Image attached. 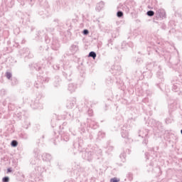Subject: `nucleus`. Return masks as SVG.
Returning <instances> with one entry per match:
<instances>
[{
    "label": "nucleus",
    "mask_w": 182,
    "mask_h": 182,
    "mask_svg": "<svg viewBox=\"0 0 182 182\" xmlns=\"http://www.w3.org/2000/svg\"><path fill=\"white\" fill-rule=\"evenodd\" d=\"M158 170H160V168H158Z\"/></svg>",
    "instance_id": "603ef678"
},
{
    "label": "nucleus",
    "mask_w": 182,
    "mask_h": 182,
    "mask_svg": "<svg viewBox=\"0 0 182 182\" xmlns=\"http://www.w3.org/2000/svg\"><path fill=\"white\" fill-rule=\"evenodd\" d=\"M54 144L56 145V142H54Z\"/></svg>",
    "instance_id": "8fccbe9b"
},
{
    "label": "nucleus",
    "mask_w": 182,
    "mask_h": 182,
    "mask_svg": "<svg viewBox=\"0 0 182 182\" xmlns=\"http://www.w3.org/2000/svg\"><path fill=\"white\" fill-rule=\"evenodd\" d=\"M112 70L114 71L112 73L114 75H120L122 73V66L119 65H113Z\"/></svg>",
    "instance_id": "6e6552de"
},
{
    "label": "nucleus",
    "mask_w": 182,
    "mask_h": 182,
    "mask_svg": "<svg viewBox=\"0 0 182 182\" xmlns=\"http://www.w3.org/2000/svg\"><path fill=\"white\" fill-rule=\"evenodd\" d=\"M105 132H99L98 134H97V139L98 140H100L101 139H103V137H105Z\"/></svg>",
    "instance_id": "4be33fe9"
},
{
    "label": "nucleus",
    "mask_w": 182,
    "mask_h": 182,
    "mask_svg": "<svg viewBox=\"0 0 182 182\" xmlns=\"http://www.w3.org/2000/svg\"><path fill=\"white\" fill-rule=\"evenodd\" d=\"M166 18H167V16H166V11L164 9H157L155 12L154 22H156V21H163V19H166Z\"/></svg>",
    "instance_id": "f257e3e1"
},
{
    "label": "nucleus",
    "mask_w": 182,
    "mask_h": 182,
    "mask_svg": "<svg viewBox=\"0 0 182 182\" xmlns=\"http://www.w3.org/2000/svg\"><path fill=\"white\" fill-rule=\"evenodd\" d=\"M121 136L124 139L125 143H132L133 141V139L129 138V129L126 128V127H124L121 130Z\"/></svg>",
    "instance_id": "7ed1b4c3"
},
{
    "label": "nucleus",
    "mask_w": 182,
    "mask_h": 182,
    "mask_svg": "<svg viewBox=\"0 0 182 182\" xmlns=\"http://www.w3.org/2000/svg\"><path fill=\"white\" fill-rule=\"evenodd\" d=\"M43 157V160H45V161H50L52 160V155H50V154H43L42 155Z\"/></svg>",
    "instance_id": "f3484780"
},
{
    "label": "nucleus",
    "mask_w": 182,
    "mask_h": 182,
    "mask_svg": "<svg viewBox=\"0 0 182 182\" xmlns=\"http://www.w3.org/2000/svg\"><path fill=\"white\" fill-rule=\"evenodd\" d=\"M82 33H83V35H89V30H87V29H84V30L82 31Z\"/></svg>",
    "instance_id": "f704fd0d"
},
{
    "label": "nucleus",
    "mask_w": 182,
    "mask_h": 182,
    "mask_svg": "<svg viewBox=\"0 0 182 182\" xmlns=\"http://www.w3.org/2000/svg\"><path fill=\"white\" fill-rule=\"evenodd\" d=\"M87 114L90 117H92V116H93V109H89L87 111Z\"/></svg>",
    "instance_id": "2f4dec72"
},
{
    "label": "nucleus",
    "mask_w": 182,
    "mask_h": 182,
    "mask_svg": "<svg viewBox=\"0 0 182 182\" xmlns=\"http://www.w3.org/2000/svg\"><path fill=\"white\" fill-rule=\"evenodd\" d=\"M38 80H41L40 82H41V83H48L49 80H50V79L48 77H41L39 76L38 77Z\"/></svg>",
    "instance_id": "dca6fc26"
},
{
    "label": "nucleus",
    "mask_w": 182,
    "mask_h": 182,
    "mask_svg": "<svg viewBox=\"0 0 182 182\" xmlns=\"http://www.w3.org/2000/svg\"><path fill=\"white\" fill-rule=\"evenodd\" d=\"M2 181H3V182H9V176H4V177L2 178Z\"/></svg>",
    "instance_id": "473e14b6"
},
{
    "label": "nucleus",
    "mask_w": 182,
    "mask_h": 182,
    "mask_svg": "<svg viewBox=\"0 0 182 182\" xmlns=\"http://www.w3.org/2000/svg\"><path fill=\"white\" fill-rule=\"evenodd\" d=\"M171 85H172L173 92H180V89H181L182 83L181 82L177 80H172Z\"/></svg>",
    "instance_id": "423d86ee"
},
{
    "label": "nucleus",
    "mask_w": 182,
    "mask_h": 182,
    "mask_svg": "<svg viewBox=\"0 0 182 182\" xmlns=\"http://www.w3.org/2000/svg\"><path fill=\"white\" fill-rule=\"evenodd\" d=\"M96 56H97V55L95 51H90L88 54V58H92V59H96Z\"/></svg>",
    "instance_id": "412c9836"
},
{
    "label": "nucleus",
    "mask_w": 182,
    "mask_h": 182,
    "mask_svg": "<svg viewBox=\"0 0 182 182\" xmlns=\"http://www.w3.org/2000/svg\"><path fill=\"white\" fill-rule=\"evenodd\" d=\"M146 15L147 16H154V15H156V13H154V11L152 10H149L146 12Z\"/></svg>",
    "instance_id": "393cba45"
},
{
    "label": "nucleus",
    "mask_w": 182,
    "mask_h": 182,
    "mask_svg": "<svg viewBox=\"0 0 182 182\" xmlns=\"http://www.w3.org/2000/svg\"><path fill=\"white\" fill-rule=\"evenodd\" d=\"M95 156H101L102 155V149H99L97 146H95L92 148Z\"/></svg>",
    "instance_id": "2eb2a0df"
},
{
    "label": "nucleus",
    "mask_w": 182,
    "mask_h": 182,
    "mask_svg": "<svg viewBox=\"0 0 182 182\" xmlns=\"http://www.w3.org/2000/svg\"><path fill=\"white\" fill-rule=\"evenodd\" d=\"M7 173H12V168H7Z\"/></svg>",
    "instance_id": "79ce46f5"
},
{
    "label": "nucleus",
    "mask_w": 182,
    "mask_h": 182,
    "mask_svg": "<svg viewBox=\"0 0 182 182\" xmlns=\"http://www.w3.org/2000/svg\"><path fill=\"white\" fill-rule=\"evenodd\" d=\"M38 37L45 38L46 43H49L50 42V39L48 37V28H43L39 31H38Z\"/></svg>",
    "instance_id": "20e7f679"
},
{
    "label": "nucleus",
    "mask_w": 182,
    "mask_h": 182,
    "mask_svg": "<svg viewBox=\"0 0 182 182\" xmlns=\"http://www.w3.org/2000/svg\"><path fill=\"white\" fill-rule=\"evenodd\" d=\"M82 157L85 160H87V161H92V160H93V157H95L93 148H92L90 150L87 149L82 152Z\"/></svg>",
    "instance_id": "f03ea898"
},
{
    "label": "nucleus",
    "mask_w": 182,
    "mask_h": 182,
    "mask_svg": "<svg viewBox=\"0 0 182 182\" xmlns=\"http://www.w3.org/2000/svg\"><path fill=\"white\" fill-rule=\"evenodd\" d=\"M166 124H169V123H171V119L170 118H167L166 120H165Z\"/></svg>",
    "instance_id": "4c0bfd02"
},
{
    "label": "nucleus",
    "mask_w": 182,
    "mask_h": 182,
    "mask_svg": "<svg viewBox=\"0 0 182 182\" xmlns=\"http://www.w3.org/2000/svg\"><path fill=\"white\" fill-rule=\"evenodd\" d=\"M119 181H120V178H119L114 177L110 179V182H119Z\"/></svg>",
    "instance_id": "c756f323"
},
{
    "label": "nucleus",
    "mask_w": 182,
    "mask_h": 182,
    "mask_svg": "<svg viewBox=\"0 0 182 182\" xmlns=\"http://www.w3.org/2000/svg\"><path fill=\"white\" fill-rule=\"evenodd\" d=\"M21 5L23 6V5H25V4H21Z\"/></svg>",
    "instance_id": "de8ad7c7"
},
{
    "label": "nucleus",
    "mask_w": 182,
    "mask_h": 182,
    "mask_svg": "<svg viewBox=\"0 0 182 182\" xmlns=\"http://www.w3.org/2000/svg\"><path fill=\"white\" fill-rule=\"evenodd\" d=\"M127 46H129L130 48H133V46H134V44H133V43H129Z\"/></svg>",
    "instance_id": "a19ab883"
},
{
    "label": "nucleus",
    "mask_w": 182,
    "mask_h": 182,
    "mask_svg": "<svg viewBox=\"0 0 182 182\" xmlns=\"http://www.w3.org/2000/svg\"><path fill=\"white\" fill-rule=\"evenodd\" d=\"M83 143V140L79 139L78 141L73 143L74 149H78V151L80 150V147H82V144Z\"/></svg>",
    "instance_id": "f8f14e48"
},
{
    "label": "nucleus",
    "mask_w": 182,
    "mask_h": 182,
    "mask_svg": "<svg viewBox=\"0 0 182 182\" xmlns=\"http://www.w3.org/2000/svg\"><path fill=\"white\" fill-rule=\"evenodd\" d=\"M31 106L32 109H43V104L40 100L39 97L32 100Z\"/></svg>",
    "instance_id": "39448f33"
},
{
    "label": "nucleus",
    "mask_w": 182,
    "mask_h": 182,
    "mask_svg": "<svg viewBox=\"0 0 182 182\" xmlns=\"http://www.w3.org/2000/svg\"><path fill=\"white\" fill-rule=\"evenodd\" d=\"M41 151H39L38 149H35L33 151V153L35 154V157H38V156H39V153Z\"/></svg>",
    "instance_id": "c85d7f7f"
},
{
    "label": "nucleus",
    "mask_w": 182,
    "mask_h": 182,
    "mask_svg": "<svg viewBox=\"0 0 182 182\" xmlns=\"http://www.w3.org/2000/svg\"><path fill=\"white\" fill-rule=\"evenodd\" d=\"M29 2V4L32 6L33 4L35 3V0H27Z\"/></svg>",
    "instance_id": "58836bf2"
},
{
    "label": "nucleus",
    "mask_w": 182,
    "mask_h": 182,
    "mask_svg": "<svg viewBox=\"0 0 182 182\" xmlns=\"http://www.w3.org/2000/svg\"><path fill=\"white\" fill-rule=\"evenodd\" d=\"M156 66L157 65H156V63L152 62L146 65V69H148V70H151L154 68H156Z\"/></svg>",
    "instance_id": "6ab92c4d"
},
{
    "label": "nucleus",
    "mask_w": 182,
    "mask_h": 182,
    "mask_svg": "<svg viewBox=\"0 0 182 182\" xmlns=\"http://www.w3.org/2000/svg\"><path fill=\"white\" fill-rule=\"evenodd\" d=\"M6 76L7 79H11V77H12V73L7 72L6 73Z\"/></svg>",
    "instance_id": "72a5a7b5"
},
{
    "label": "nucleus",
    "mask_w": 182,
    "mask_h": 182,
    "mask_svg": "<svg viewBox=\"0 0 182 182\" xmlns=\"http://www.w3.org/2000/svg\"><path fill=\"white\" fill-rule=\"evenodd\" d=\"M103 8H105V2L100 1L97 4L95 9L96 11H100L102 9H103Z\"/></svg>",
    "instance_id": "a211bd4d"
},
{
    "label": "nucleus",
    "mask_w": 182,
    "mask_h": 182,
    "mask_svg": "<svg viewBox=\"0 0 182 182\" xmlns=\"http://www.w3.org/2000/svg\"><path fill=\"white\" fill-rule=\"evenodd\" d=\"M17 117H18V119H20V120H21V119H22V112L18 113Z\"/></svg>",
    "instance_id": "ea45409f"
},
{
    "label": "nucleus",
    "mask_w": 182,
    "mask_h": 182,
    "mask_svg": "<svg viewBox=\"0 0 182 182\" xmlns=\"http://www.w3.org/2000/svg\"><path fill=\"white\" fill-rule=\"evenodd\" d=\"M77 88V86L75 84L70 83L68 85V90L71 93H73V92H75Z\"/></svg>",
    "instance_id": "4468645a"
},
{
    "label": "nucleus",
    "mask_w": 182,
    "mask_h": 182,
    "mask_svg": "<svg viewBox=\"0 0 182 182\" xmlns=\"http://www.w3.org/2000/svg\"><path fill=\"white\" fill-rule=\"evenodd\" d=\"M53 86H55V87H58V86H60V82H62V80L59 76L57 75L53 78Z\"/></svg>",
    "instance_id": "1a4fd4ad"
},
{
    "label": "nucleus",
    "mask_w": 182,
    "mask_h": 182,
    "mask_svg": "<svg viewBox=\"0 0 182 182\" xmlns=\"http://www.w3.org/2000/svg\"><path fill=\"white\" fill-rule=\"evenodd\" d=\"M156 76L159 79H160L161 82H163L164 80V77L163 76V72L161 71L157 72Z\"/></svg>",
    "instance_id": "aec40b11"
},
{
    "label": "nucleus",
    "mask_w": 182,
    "mask_h": 182,
    "mask_svg": "<svg viewBox=\"0 0 182 182\" xmlns=\"http://www.w3.org/2000/svg\"><path fill=\"white\" fill-rule=\"evenodd\" d=\"M41 69H42V68H41V66H38V65L36 64H34L32 67H31V70H41Z\"/></svg>",
    "instance_id": "5701e85b"
},
{
    "label": "nucleus",
    "mask_w": 182,
    "mask_h": 182,
    "mask_svg": "<svg viewBox=\"0 0 182 182\" xmlns=\"http://www.w3.org/2000/svg\"><path fill=\"white\" fill-rule=\"evenodd\" d=\"M66 117H67V119H68V120H73V118L75 117V114H73L70 113H67Z\"/></svg>",
    "instance_id": "b1692460"
},
{
    "label": "nucleus",
    "mask_w": 182,
    "mask_h": 182,
    "mask_svg": "<svg viewBox=\"0 0 182 182\" xmlns=\"http://www.w3.org/2000/svg\"><path fill=\"white\" fill-rule=\"evenodd\" d=\"M1 93H2V95H5V90H1Z\"/></svg>",
    "instance_id": "37998d69"
},
{
    "label": "nucleus",
    "mask_w": 182,
    "mask_h": 182,
    "mask_svg": "<svg viewBox=\"0 0 182 182\" xmlns=\"http://www.w3.org/2000/svg\"><path fill=\"white\" fill-rule=\"evenodd\" d=\"M60 68L59 65H53V69H55V70H59Z\"/></svg>",
    "instance_id": "c9c22d12"
},
{
    "label": "nucleus",
    "mask_w": 182,
    "mask_h": 182,
    "mask_svg": "<svg viewBox=\"0 0 182 182\" xmlns=\"http://www.w3.org/2000/svg\"><path fill=\"white\" fill-rule=\"evenodd\" d=\"M75 105H76V100L75 99H73V100H70L67 102V108L68 109H73V107H75Z\"/></svg>",
    "instance_id": "9d476101"
},
{
    "label": "nucleus",
    "mask_w": 182,
    "mask_h": 182,
    "mask_svg": "<svg viewBox=\"0 0 182 182\" xmlns=\"http://www.w3.org/2000/svg\"><path fill=\"white\" fill-rule=\"evenodd\" d=\"M123 15H124V14L123 11H118L117 12V18H123Z\"/></svg>",
    "instance_id": "cd10ccee"
},
{
    "label": "nucleus",
    "mask_w": 182,
    "mask_h": 182,
    "mask_svg": "<svg viewBox=\"0 0 182 182\" xmlns=\"http://www.w3.org/2000/svg\"><path fill=\"white\" fill-rule=\"evenodd\" d=\"M11 147H16L18 146V141L16 140L11 141Z\"/></svg>",
    "instance_id": "a878e982"
},
{
    "label": "nucleus",
    "mask_w": 182,
    "mask_h": 182,
    "mask_svg": "<svg viewBox=\"0 0 182 182\" xmlns=\"http://www.w3.org/2000/svg\"><path fill=\"white\" fill-rule=\"evenodd\" d=\"M51 48L53 50H58L59 48H60V44L59 43V41H58L57 40L53 41Z\"/></svg>",
    "instance_id": "9b49d317"
},
{
    "label": "nucleus",
    "mask_w": 182,
    "mask_h": 182,
    "mask_svg": "<svg viewBox=\"0 0 182 182\" xmlns=\"http://www.w3.org/2000/svg\"><path fill=\"white\" fill-rule=\"evenodd\" d=\"M141 137H144V135H142Z\"/></svg>",
    "instance_id": "09e8293b"
},
{
    "label": "nucleus",
    "mask_w": 182,
    "mask_h": 182,
    "mask_svg": "<svg viewBox=\"0 0 182 182\" xmlns=\"http://www.w3.org/2000/svg\"><path fill=\"white\" fill-rule=\"evenodd\" d=\"M148 171H153V163H150L148 166H146Z\"/></svg>",
    "instance_id": "bb28decb"
},
{
    "label": "nucleus",
    "mask_w": 182,
    "mask_h": 182,
    "mask_svg": "<svg viewBox=\"0 0 182 182\" xmlns=\"http://www.w3.org/2000/svg\"><path fill=\"white\" fill-rule=\"evenodd\" d=\"M41 168V167H38V169Z\"/></svg>",
    "instance_id": "3c124183"
},
{
    "label": "nucleus",
    "mask_w": 182,
    "mask_h": 182,
    "mask_svg": "<svg viewBox=\"0 0 182 182\" xmlns=\"http://www.w3.org/2000/svg\"><path fill=\"white\" fill-rule=\"evenodd\" d=\"M47 29V33H50V32H53L55 31V28L50 27V28H46Z\"/></svg>",
    "instance_id": "7c9ffc66"
},
{
    "label": "nucleus",
    "mask_w": 182,
    "mask_h": 182,
    "mask_svg": "<svg viewBox=\"0 0 182 182\" xmlns=\"http://www.w3.org/2000/svg\"><path fill=\"white\" fill-rule=\"evenodd\" d=\"M23 139H28V135H24V136H23Z\"/></svg>",
    "instance_id": "49530a36"
},
{
    "label": "nucleus",
    "mask_w": 182,
    "mask_h": 182,
    "mask_svg": "<svg viewBox=\"0 0 182 182\" xmlns=\"http://www.w3.org/2000/svg\"><path fill=\"white\" fill-rule=\"evenodd\" d=\"M63 76L67 79V80H72V70H65L63 71Z\"/></svg>",
    "instance_id": "0eeeda50"
},
{
    "label": "nucleus",
    "mask_w": 182,
    "mask_h": 182,
    "mask_svg": "<svg viewBox=\"0 0 182 182\" xmlns=\"http://www.w3.org/2000/svg\"><path fill=\"white\" fill-rule=\"evenodd\" d=\"M147 143H149V140H147V139H144L142 141V144H145L146 146H147Z\"/></svg>",
    "instance_id": "e433bc0d"
},
{
    "label": "nucleus",
    "mask_w": 182,
    "mask_h": 182,
    "mask_svg": "<svg viewBox=\"0 0 182 182\" xmlns=\"http://www.w3.org/2000/svg\"><path fill=\"white\" fill-rule=\"evenodd\" d=\"M70 50L71 51V53L73 54L76 53V52H77V50H79V46L77 45H75L73 44L70 48Z\"/></svg>",
    "instance_id": "ddd939ff"
},
{
    "label": "nucleus",
    "mask_w": 182,
    "mask_h": 182,
    "mask_svg": "<svg viewBox=\"0 0 182 182\" xmlns=\"http://www.w3.org/2000/svg\"><path fill=\"white\" fill-rule=\"evenodd\" d=\"M145 132L146 134H144V136L146 137V136H149V132L147 130H145Z\"/></svg>",
    "instance_id": "c03bdc74"
},
{
    "label": "nucleus",
    "mask_w": 182,
    "mask_h": 182,
    "mask_svg": "<svg viewBox=\"0 0 182 182\" xmlns=\"http://www.w3.org/2000/svg\"><path fill=\"white\" fill-rule=\"evenodd\" d=\"M149 154L146 152V153H145V156H146V160H149V157H147V155H148Z\"/></svg>",
    "instance_id": "a18cd8bd"
}]
</instances>
